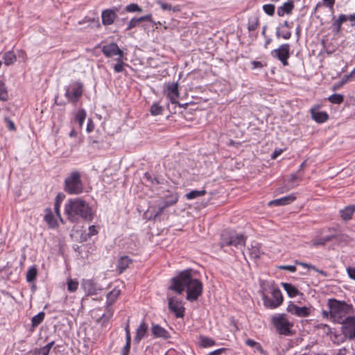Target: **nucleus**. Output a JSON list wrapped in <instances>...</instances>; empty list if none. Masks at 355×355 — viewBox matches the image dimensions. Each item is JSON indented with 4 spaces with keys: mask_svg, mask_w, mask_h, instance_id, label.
Segmentation results:
<instances>
[{
    "mask_svg": "<svg viewBox=\"0 0 355 355\" xmlns=\"http://www.w3.org/2000/svg\"><path fill=\"white\" fill-rule=\"evenodd\" d=\"M169 288L179 294L187 288V300L193 302L201 296L203 286L200 280L191 276L190 270H184L171 279V285Z\"/></svg>",
    "mask_w": 355,
    "mask_h": 355,
    "instance_id": "1",
    "label": "nucleus"
},
{
    "mask_svg": "<svg viewBox=\"0 0 355 355\" xmlns=\"http://www.w3.org/2000/svg\"><path fill=\"white\" fill-rule=\"evenodd\" d=\"M64 213L72 223H78L80 219L91 221L94 218L92 207L80 198L69 200L64 206Z\"/></svg>",
    "mask_w": 355,
    "mask_h": 355,
    "instance_id": "2",
    "label": "nucleus"
},
{
    "mask_svg": "<svg viewBox=\"0 0 355 355\" xmlns=\"http://www.w3.org/2000/svg\"><path fill=\"white\" fill-rule=\"evenodd\" d=\"M328 309H330V319L334 322L342 324L352 310V305L348 304L345 301H340L334 298L328 300Z\"/></svg>",
    "mask_w": 355,
    "mask_h": 355,
    "instance_id": "3",
    "label": "nucleus"
},
{
    "mask_svg": "<svg viewBox=\"0 0 355 355\" xmlns=\"http://www.w3.org/2000/svg\"><path fill=\"white\" fill-rule=\"evenodd\" d=\"M178 198V193L168 191L166 194L156 201V205L153 207L152 214H153V218L156 219L167 207L175 205Z\"/></svg>",
    "mask_w": 355,
    "mask_h": 355,
    "instance_id": "4",
    "label": "nucleus"
},
{
    "mask_svg": "<svg viewBox=\"0 0 355 355\" xmlns=\"http://www.w3.org/2000/svg\"><path fill=\"white\" fill-rule=\"evenodd\" d=\"M64 189L69 194H80L83 191V184L80 179V174L77 171H72L64 180Z\"/></svg>",
    "mask_w": 355,
    "mask_h": 355,
    "instance_id": "5",
    "label": "nucleus"
},
{
    "mask_svg": "<svg viewBox=\"0 0 355 355\" xmlns=\"http://www.w3.org/2000/svg\"><path fill=\"white\" fill-rule=\"evenodd\" d=\"M270 293L272 299L270 298L264 293H262L261 297L263 304L266 308L274 309L279 307L283 302V296L279 288L275 284L270 286Z\"/></svg>",
    "mask_w": 355,
    "mask_h": 355,
    "instance_id": "6",
    "label": "nucleus"
},
{
    "mask_svg": "<svg viewBox=\"0 0 355 355\" xmlns=\"http://www.w3.org/2000/svg\"><path fill=\"white\" fill-rule=\"evenodd\" d=\"M272 323L279 334L288 336L291 334V327L293 324L286 318V314H277L272 316Z\"/></svg>",
    "mask_w": 355,
    "mask_h": 355,
    "instance_id": "7",
    "label": "nucleus"
},
{
    "mask_svg": "<svg viewBox=\"0 0 355 355\" xmlns=\"http://www.w3.org/2000/svg\"><path fill=\"white\" fill-rule=\"evenodd\" d=\"M341 329L345 338L349 340L355 339V317L349 316L345 318Z\"/></svg>",
    "mask_w": 355,
    "mask_h": 355,
    "instance_id": "8",
    "label": "nucleus"
},
{
    "mask_svg": "<svg viewBox=\"0 0 355 355\" xmlns=\"http://www.w3.org/2000/svg\"><path fill=\"white\" fill-rule=\"evenodd\" d=\"M271 55L280 60L284 66L288 65L287 60L290 57V45L288 44H282L278 49L273 50Z\"/></svg>",
    "mask_w": 355,
    "mask_h": 355,
    "instance_id": "9",
    "label": "nucleus"
},
{
    "mask_svg": "<svg viewBox=\"0 0 355 355\" xmlns=\"http://www.w3.org/2000/svg\"><path fill=\"white\" fill-rule=\"evenodd\" d=\"M221 247L227 245H234L236 248L243 246L245 243L246 237L243 234H232L228 239H225V235H222Z\"/></svg>",
    "mask_w": 355,
    "mask_h": 355,
    "instance_id": "10",
    "label": "nucleus"
},
{
    "mask_svg": "<svg viewBox=\"0 0 355 355\" xmlns=\"http://www.w3.org/2000/svg\"><path fill=\"white\" fill-rule=\"evenodd\" d=\"M71 91L67 89L66 91V96L69 101L76 103L82 96L83 85L81 83L76 82L71 85Z\"/></svg>",
    "mask_w": 355,
    "mask_h": 355,
    "instance_id": "11",
    "label": "nucleus"
},
{
    "mask_svg": "<svg viewBox=\"0 0 355 355\" xmlns=\"http://www.w3.org/2000/svg\"><path fill=\"white\" fill-rule=\"evenodd\" d=\"M119 8L114 7L112 9H106L103 10L101 14L102 23L105 26L112 24L117 17L116 12H119Z\"/></svg>",
    "mask_w": 355,
    "mask_h": 355,
    "instance_id": "12",
    "label": "nucleus"
},
{
    "mask_svg": "<svg viewBox=\"0 0 355 355\" xmlns=\"http://www.w3.org/2000/svg\"><path fill=\"white\" fill-rule=\"evenodd\" d=\"M168 300L170 311L174 313L177 318H182L184 316V308L182 306V302L175 297H168Z\"/></svg>",
    "mask_w": 355,
    "mask_h": 355,
    "instance_id": "13",
    "label": "nucleus"
},
{
    "mask_svg": "<svg viewBox=\"0 0 355 355\" xmlns=\"http://www.w3.org/2000/svg\"><path fill=\"white\" fill-rule=\"evenodd\" d=\"M102 52L107 58H112L114 55H118V57L123 56V52L114 42L104 45L102 48Z\"/></svg>",
    "mask_w": 355,
    "mask_h": 355,
    "instance_id": "14",
    "label": "nucleus"
},
{
    "mask_svg": "<svg viewBox=\"0 0 355 355\" xmlns=\"http://www.w3.org/2000/svg\"><path fill=\"white\" fill-rule=\"evenodd\" d=\"M327 231L329 232V234L324 235L321 238H318L313 240V245L314 246L324 245L327 242L331 241L337 236L336 229L329 228Z\"/></svg>",
    "mask_w": 355,
    "mask_h": 355,
    "instance_id": "15",
    "label": "nucleus"
},
{
    "mask_svg": "<svg viewBox=\"0 0 355 355\" xmlns=\"http://www.w3.org/2000/svg\"><path fill=\"white\" fill-rule=\"evenodd\" d=\"M286 310L288 313L296 315L299 317H306L310 314V311L307 307H300L292 303L288 305Z\"/></svg>",
    "mask_w": 355,
    "mask_h": 355,
    "instance_id": "16",
    "label": "nucleus"
},
{
    "mask_svg": "<svg viewBox=\"0 0 355 355\" xmlns=\"http://www.w3.org/2000/svg\"><path fill=\"white\" fill-rule=\"evenodd\" d=\"M167 96L173 104L178 103L177 99L179 97L178 84L172 83L167 86Z\"/></svg>",
    "mask_w": 355,
    "mask_h": 355,
    "instance_id": "17",
    "label": "nucleus"
},
{
    "mask_svg": "<svg viewBox=\"0 0 355 355\" xmlns=\"http://www.w3.org/2000/svg\"><path fill=\"white\" fill-rule=\"evenodd\" d=\"M82 286L89 295H96L101 289L97 287L96 284L91 279L83 280Z\"/></svg>",
    "mask_w": 355,
    "mask_h": 355,
    "instance_id": "18",
    "label": "nucleus"
},
{
    "mask_svg": "<svg viewBox=\"0 0 355 355\" xmlns=\"http://www.w3.org/2000/svg\"><path fill=\"white\" fill-rule=\"evenodd\" d=\"M151 331L155 338H162L166 340L171 337L169 332L159 324H153Z\"/></svg>",
    "mask_w": 355,
    "mask_h": 355,
    "instance_id": "19",
    "label": "nucleus"
},
{
    "mask_svg": "<svg viewBox=\"0 0 355 355\" xmlns=\"http://www.w3.org/2000/svg\"><path fill=\"white\" fill-rule=\"evenodd\" d=\"M148 331V325L145 322H142L136 331V335L134 338V342L139 343L140 340L146 336Z\"/></svg>",
    "mask_w": 355,
    "mask_h": 355,
    "instance_id": "20",
    "label": "nucleus"
},
{
    "mask_svg": "<svg viewBox=\"0 0 355 355\" xmlns=\"http://www.w3.org/2000/svg\"><path fill=\"white\" fill-rule=\"evenodd\" d=\"M296 199L295 196L294 195H288L287 196L276 199L274 200H271L269 202L268 205L270 206L271 205H275V206H282L286 205L291 203Z\"/></svg>",
    "mask_w": 355,
    "mask_h": 355,
    "instance_id": "21",
    "label": "nucleus"
},
{
    "mask_svg": "<svg viewBox=\"0 0 355 355\" xmlns=\"http://www.w3.org/2000/svg\"><path fill=\"white\" fill-rule=\"evenodd\" d=\"M347 21L346 15L341 14L331 24V28L333 33L338 34L342 29V24Z\"/></svg>",
    "mask_w": 355,
    "mask_h": 355,
    "instance_id": "22",
    "label": "nucleus"
},
{
    "mask_svg": "<svg viewBox=\"0 0 355 355\" xmlns=\"http://www.w3.org/2000/svg\"><path fill=\"white\" fill-rule=\"evenodd\" d=\"M132 263V260L128 256L121 257L117 263V270L119 273L123 272Z\"/></svg>",
    "mask_w": 355,
    "mask_h": 355,
    "instance_id": "23",
    "label": "nucleus"
},
{
    "mask_svg": "<svg viewBox=\"0 0 355 355\" xmlns=\"http://www.w3.org/2000/svg\"><path fill=\"white\" fill-rule=\"evenodd\" d=\"M311 114L312 119L318 123L325 122L329 118L327 112L316 111L313 109L311 110Z\"/></svg>",
    "mask_w": 355,
    "mask_h": 355,
    "instance_id": "24",
    "label": "nucleus"
},
{
    "mask_svg": "<svg viewBox=\"0 0 355 355\" xmlns=\"http://www.w3.org/2000/svg\"><path fill=\"white\" fill-rule=\"evenodd\" d=\"M355 211V205H350L340 211V216L344 220H349L352 218Z\"/></svg>",
    "mask_w": 355,
    "mask_h": 355,
    "instance_id": "25",
    "label": "nucleus"
},
{
    "mask_svg": "<svg viewBox=\"0 0 355 355\" xmlns=\"http://www.w3.org/2000/svg\"><path fill=\"white\" fill-rule=\"evenodd\" d=\"M125 345L122 349L121 354H122V355H128L130 349V345H131V336H130V331L129 329L128 323L127 324V325L125 328Z\"/></svg>",
    "mask_w": 355,
    "mask_h": 355,
    "instance_id": "26",
    "label": "nucleus"
},
{
    "mask_svg": "<svg viewBox=\"0 0 355 355\" xmlns=\"http://www.w3.org/2000/svg\"><path fill=\"white\" fill-rule=\"evenodd\" d=\"M293 8L294 4L293 1L286 2L282 6L278 8L277 15L279 17H282L284 14H290L291 13Z\"/></svg>",
    "mask_w": 355,
    "mask_h": 355,
    "instance_id": "27",
    "label": "nucleus"
},
{
    "mask_svg": "<svg viewBox=\"0 0 355 355\" xmlns=\"http://www.w3.org/2000/svg\"><path fill=\"white\" fill-rule=\"evenodd\" d=\"M44 220L48 223L50 227L54 228L58 225V223L49 208L45 209Z\"/></svg>",
    "mask_w": 355,
    "mask_h": 355,
    "instance_id": "28",
    "label": "nucleus"
},
{
    "mask_svg": "<svg viewBox=\"0 0 355 355\" xmlns=\"http://www.w3.org/2000/svg\"><path fill=\"white\" fill-rule=\"evenodd\" d=\"M281 284L290 297H294L299 294V291L291 284L282 282Z\"/></svg>",
    "mask_w": 355,
    "mask_h": 355,
    "instance_id": "29",
    "label": "nucleus"
},
{
    "mask_svg": "<svg viewBox=\"0 0 355 355\" xmlns=\"http://www.w3.org/2000/svg\"><path fill=\"white\" fill-rule=\"evenodd\" d=\"M120 290L114 289L107 295V304L106 306L111 307L112 304L116 301L119 295H120Z\"/></svg>",
    "mask_w": 355,
    "mask_h": 355,
    "instance_id": "30",
    "label": "nucleus"
},
{
    "mask_svg": "<svg viewBox=\"0 0 355 355\" xmlns=\"http://www.w3.org/2000/svg\"><path fill=\"white\" fill-rule=\"evenodd\" d=\"M45 317V313L42 311L31 319V331H33L42 322Z\"/></svg>",
    "mask_w": 355,
    "mask_h": 355,
    "instance_id": "31",
    "label": "nucleus"
},
{
    "mask_svg": "<svg viewBox=\"0 0 355 355\" xmlns=\"http://www.w3.org/2000/svg\"><path fill=\"white\" fill-rule=\"evenodd\" d=\"M354 75H355V69L349 74L344 76L342 78L340 81L334 84L333 86V90H336V89H339L340 87H341L347 82L352 80Z\"/></svg>",
    "mask_w": 355,
    "mask_h": 355,
    "instance_id": "32",
    "label": "nucleus"
},
{
    "mask_svg": "<svg viewBox=\"0 0 355 355\" xmlns=\"http://www.w3.org/2000/svg\"><path fill=\"white\" fill-rule=\"evenodd\" d=\"M106 313H103L101 318L97 320V322L101 323L102 325L107 322L113 315V311L111 307L106 306Z\"/></svg>",
    "mask_w": 355,
    "mask_h": 355,
    "instance_id": "33",
    "label": "nucleus"
},
{
    "mask_svg": "<svg viewBox=\"0 0 355 355\" xmlns=\"http://www.w3.org/2000/svg\"><path fill=\"white\" fill-rule=\"evenodd\" d=\"M4 64L7 66L12 64L17 60L16 55L13 51H8L3 55Z\"/></svg>",
    "mask_w": 355,
    "mask_h": 355,
    "instance_id": "34",
    "label": "nucleus"
},
{
    "mask_svg": "<svg viewBox=\"0 0 355 355\" xmlns=\"http://www.w3.org/2000/svg\"><path fill=\"white\" fill-rule=\"evenodd\" d=\"M248 252L250 257L252 259L259 258L261 254L258 243H257L255 245H252L251 247L248 248Z\"/></svg>",
    "mask_w": 355,
    "mask_h": 355,
    "instance_id": "35",
    "label": "nucleus"
},
{
    "mask_svg": "<svg viewBox=\"0 0 355 355\" xmlns=\"http://www.w3.org/2000/svg\"><path fill=\"white\" fill-rule=\"evenodd\" d=\"M199 340L200 346L202 347H211L216 344V342L213 339L205 336H200Z\"/></svg>",
    "mask_w": 355,
    "mask_h": 355,
    "instance_id": "36",
    "label": "nucleus"
},
{
    "mask_svg": "<svg viewBox=\"0 0 355 355\" xmlns=\"http://www.w3.org/2000/svg\"><path fill=\"white\" fill-rule=\"evenodd\" d=\"M206 193V191L205 189L200 191L193 190L188 193L186 194V198L188 200L195 199L200 196H204Z\"/></svg>",
    "mask_w": 355,
    "mask_h": 355,
    "instance_id": "37",
    "label": "nucleus"
},
{
    "mask_svg": "<svg viewBox=\"0 0 355 355\" xmlns=\"http://www.w3.org/2000/svg\"><path fill=\"white\" fill-rule=\"evenodd\" d=\"M37 271L35 267H31L26 273V280L28 282H33L37 277Z\"/></svg>",
    "mask_w": 355,
    "mask_h": 355,
    "instance_id": "38",
    "label": "nucleus"
},
{
    "mask_svg": "<svg viewBox=\"0 0 355 355\" xmlns=\"http://www.w3.org/2000/svg\"><path fill=\"white\" fill-rule=\"evenodd\" d=\"M86 118V112L84 110H79L76 115V121L78 123L79 126L81 128Z\"/></svg>",
    "mask_w": 355,
    "mask_h": 355,
    "instance_id": "39",
    "label": "nucleus"
},
{
    "mask_svg": "<svg viewBox=\"0 0 355 355\" xmlns=\"http://www.w3.org/2000/svg\"><path fill=\"white\" fill-rule=\"evenodd\" d=\"M328 100L331 103H334V104H340L343 102L344 101V97L342 94H332L331 95L329 98H328Z\"/></svg>",
    "mask_w": 355,
    "mask_h": 355,
    "instance_id": "40",
    "label": "nucleus"
},
{
    "mask_svg": "<svg viewBox=\"0 0 355 355\" xmlns=\"http://www.w3.org/2000/svg\"><path fill=\"white\" fill-rule=\"evenodd\" d=\"M150 111L152 115L157 116L162 114L164 108L158 103H153L150 107Z\"/></svg>",
    "mask_w": 355,
    "mask_h": 355,
    "instance_id": "41",
    "label": "nucleus"
},
{
    "mask_svg": "<svg viewBox=\"0 0 355 355\" xmlns=\"http://www.w3.org/2000/svg\"><path fill=\"white\" fill-rule=\"evenodd\" d=\"M245 344L248 346H250L251 347H254L257 351H259L260 353L263 354L264 352L261 345L260 343L252 340V339H248L245 341Z\"/></svg>",
    "mask_w": 355,
    "mask_h": 355,
    "instance_id": "42",
    "label": "nucleus"
},
{
    "mask_svg": "<svg viewBox=\"0 0 355 355\" xmlns=\"http://www.w3.org/2000/svg\"><path fill=\"white\" fill-rule=\"evenodd\" d=\"M8 97V92L6 90L5 83L0 80V101H7Z\"/></svg>",
    "mask_w": 355,
    "mask_h": 355,
    "instance_id": "43",
    "label": "nucleus"
},
{
    "mask_svg": "<svg viewBox=\"0 0 355 355\" xmlns=\"http://www.w3.org/2000/svg\"><path fill=\"white\" fill-rule=\"evenodd\" d=\"M125 11L129 12H141L143 11L142 8L139 7L137 3H130L125 8Z\"/></svg>",
    "mask_w": 355,
    "mask_h": 355,
    "instance_id": "44",
    "label": "nucleus"
},
{
    "mask_svg": "<svg viewBox=\"0 0 355 355\" xmlns=\"http://www.w3.org/2000/svg\"><path fill=\"white\" fill-rule=\"evenodd\" d=\"M123 57H118L116 58L117 63L114 66V70L116 73H120L123 70V62L122 60Z\"/></svg>",
    "mask_w": 355,
    "mask_h": 355,
    "instance_id": "45",
    "label": "nucleus"
},
{
    "mask_svg": "<svg viewBox=\"0 0 355 355\" xmlns=\"http://www.w3.org/2000/svg\"><path fill=\"white\" fill-rule=\"evenodd\" d=\"M275 7L273 4H265L263 6V11L268 15L272 16L275 13Z\"/></svg>",
    "mask_w": 355,
    "mask_h": 355,
    "instance_id": "46",
    "label": "nucleus"
},
{
    "mask_svg": "<svg viewBox=\"0 0 355 355\" xmlns=\"http://www.w3.org/2000/svg\"><path fill=\"white\" fill-rule=\"evenodd\" d=\"M335 239L340 243H345L350 242L352 240L351 238L348 235L344 234H340L338 232H337V236Z\"/></svg>",
    "mask_w": 355,
    "mask_h": 355,
    "instance_id": "47",
    "label": "nucleus"
},
{
    "mask_svg": "<svg viewBox=\"0 0 355 355\" xmlns=\"http://www.w3.org/2000/svg\"><path fill=\"white\" fill-rule=\"evenodd\" d=\"M78 286V282L73 279H69L67 282V288L71 292H74L77 290Z\"/></svg>",
    "mask_w": 355,
    "mask_h": 355,
    "instance_id": "48",
    "label": "nucleus"
},
{
    "mask_svg": "<svg viewBox=\"0 0 355 355\" xmlns=\"http://www.w3.org/2000/svg\"><path fill=\"white\" fill-rule=\"evenodd\" d=\"M259 26V19L257 17H254V19L250 21H249L248 24V29L249 31H254Z\"/></svg>",
    "mask_w": 355,
    "mask_h": 355,
    "instance_id": "49",
    "label": "nucleus"
},
{
    "mask_svg": "<svg viewBox=\"0 0 355 355\" xmlns=\"http://www.w3.org/2000/svg\"><path fill=\"white\" fill-rule=\"evenodd\" d=\"M49 352L46 351V349H43V347L41 348H35L32 352V355H49Z\"/></svg>",
    "mask_w": 355,
    "mask_h": 355,
    "instance_id": "50",
    "label": "nucleus"
},
{
    "mask_svg": "<svg viewBox=\"0 0 355 355\" xmlns=\"http://www.w3.org/2000/svg\"><path fill=\"white\" fill-rule=\"evenodd\" d=\"M139 23H140V21L139 20V18H132L128 23L127 30H130L135 27Z\"/></svg>",
    "mask_w": 355,
    "mask_h": 355,
    "instance_id": "51",
    "label": "nucleus"
},
{
    "mask_svg": "<svg viewBox=\"0 0 355 355\" xmlns=\"http://www.w3.org/2000/svg\"><path fill=\"white\" fill-rule=\"evenodd\" d=\"M4 120L7 124V127L10 130L14 131L16 130L15 123L12 121H11L9 118L5 117Z\"/></svg>",
    "mask_w": 355,
    "mask_h": 355,
    "instance_id": "52",
    "label": "nucleus"
},
{
    "mask_svg": "<svg viewBox=\"0 0 355 355\" xmlns=\"http://www.w3.org/2000/svg\"><path fill=\"white\" fill-rule=\"evenodd\" d=\"M161 8L164 10H173V11H177L178 9L175 8H172V6L167 3H160Z\"/></svg>",
    "mask_w": 355,
    "mask_h": 355,
    "instance_id": "53",
    "label": "nucleus"
},
{
    "mask_svg": "<svg viewBox=\"0 0 355 355\" xmlns=\"http://www.w3.org/2000/svg\"><path fill=\"white\" fill-rule=\"evenodd\" d=\"M279 268L282 270H288L291 272H294L296 271V267L295 266L284 265V266H280Z\"/></svg>",
    "mask_w": 355,
    "mask_h": 355,
    "instance_id": "54",
    "label": "nucleus"
},
{
    "mask_svg": "<svg viewBox=\"0 0 355 355\" xmlns=\"http://www.w3.org/2000/svg\"><path fill=\"white\" fill-rule=\"evenodd\" d=\"M347 272L349 278L355 280V267H349L347 268Z\"/></svg>",
    "mask_w": 355,
    "mask_h": 355,
    "instance_id": "55",
    "label": "nucleus"
},
{
    "mask_svg": "<svg viewBox=\"0 0 355 355\" xmlns=\"http://www.w3.org/2000/svg\"><path fill=\"white\" fill-rule=\"evenodd\" d=\"M145 176L146 177V178L149 180H150L151 183L153 184H162V182L160 181L158 178H154L153 179L150 177V175L148 174V173H146L145 174Z\"/></svg>",
    "mask_w": 355,
    "mask_h": 355,
    "instance_id": "56",
    "label": "nucleus"
},
{
    "mask_svg": "<svg viewBox=\"0 0 355 355\" xmlns=\"http://www.w3.org/2000/svg\"><path fill=\"white\" fill-rule=\"evenodd\" d=\"M97 233H98V232L94 225H92L89 227V232H88L89 236H94V235L97 234Z\"/></svg>",
    "mask_w": 355,
    "mask_h": 355,
    "instance_id": "57",
    "label": "nucleus"
},
{
    "mask_svg": "<svg viewBox=\"0 0 355 355\" xmlns=\"http://www.w3.org/2000/svg\"><path fill=\"white\" fill-rule=\"evenodd\" d=\"M94 128V124L92 119H89L87 125V131L91 132Z\"/></svg>",
    "mask_w": 355,
    "mask_h": 355,
    "instance_id": "58",
    "label": "nucleus"
},
{
    "mask_svg": "<svg viewBox=\"0 0 355 355\" xmlns=\"http://www.w3.org/2000/svg\"><path fill=\"white\" fill-rule=\"evenodd\" d=\"M60 202H58V201L55 202V204H54L55 212L59 218H61L60 213ZM60 219L62 220V218H60Z\"/></svg>",
    "mask_w": 355,
    "mask_h": 355,
    "instance_id": "59",
    "label": "nucleus"
},
{
    "mask_svg": "<svg viewBox=\"0 0 355 355\" xmlns=\"http://www.w3.org/2000/svg\"><path fill=\"white\" fill-rule=\"evenodd\" d=\"M139 20L140 21V22L144 21H152V15L151 14H148V15H146L145 16H142L141 17H139Z\"/></svg>",
    "mask_w": 355,
    "mask_h": 355,
    "instance_id": "60",
    "label": "nucleus"
},
{
    "mask_svg": "<svg viewBox=\"0 0 355 355\" xmlns=\"http://www.w3.org/2000/svg\"><path fill=\"white\" fill-rule=\"evenodd\" d=\"M224 351H225V348H220L210 352L207 355H220Z\"/></svg>",
    "mask_w": 355,
    "mask_h": 355,
    "instance_id": "61",
    "label": "nucleus"
},
{
    "mask_svg": "<svg viewBox=\"0 0 355 355\" xmlns=\"http://www.w3.org/2000/svg\"><path fill=\"white\" fill-rule=\"evenodd\" d=\"M54 344H55V342L51 341V342L49 343L48 344H46L45 346H44L43 349H46V351L49 353L51 349L54 345Z\"/></svg>",
    "mask_w": 355,
    "mask_h": 355,
    "instance_id": "62",
    "label": "nucleus"
},
{
    "mask_svg": "<svg viewBox=\"0 0 355 355\" xmlns=\"http://www.w3.org/2000/svg\"><path fill=\"white\" fill-rule=\"evenodd\" d=\"M346 18H347V21L349 20L352 22V26H355V14H352L349 16L346 15Z\"/></svg>",
    "mask_w": 355,
    "mask_h": 355,
    "instance_id": "63",
    "label": "nucleus"
},
{
    "mask_svg": "<svg viewBox=\"0 0 355 355\" xmlns=\"http://www.w3.org/2000/svg\"><path fill=\"white\" fill-rule=\"evenodd\" d=\"M282 153V150L281 149L275 150L271 155V158L273 159H276Z\"/></svg>",
    "mask_w": 355,
    "mask_h": 355,
    "instance_id": "64",
    "label": "nucleus"
}]
</instances>
